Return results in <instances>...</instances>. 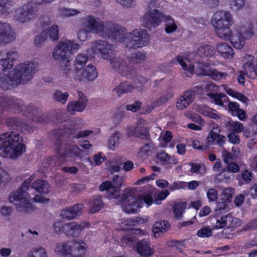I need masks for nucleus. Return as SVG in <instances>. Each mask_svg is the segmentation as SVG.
<instances>
[{
    "mask_svg": "<svg viewBox=\"0 0 257 257\" xmlns=\"http://www.w3.org/2000/svg\"><path fill=\"white\" fill-rule=\"evenodd\" d=\"M6 123L7 126L10 128L20 131L22 133L30 132L31 130L37 127V126L33 123L28 124L23 122L19 117L16 116L8 117L6 119Z\"/></svg>",
    "mask_w": 257,
    "mask_h": 257,
    "instance_id": "21",
    "label": "nucleus"
},
{
    "mask_svg": "<svg viewBox=\"0 0 257 257\" xmlns=\"http://www.w3.org/2000/svg\"><path fill=\"white\" fill-rule=\"evenodd\" d=\"M50 39L52 41H56L59 37V28L57 25L52 26L49 31Z\"/></svg>",
    "mask_w": 257,
    "mask_h": 257,
    "instance_id": "60",
    "label": "nucleus"
},
{
    "mask_svg": "<svg viewBox=\"0 0 257 257\" xmlns=\"http://www.w3.org/2000/svg\"><path fill=\"white\" fill-rule=\"evenodd\" d=\"M216 48L218 53L224 58H231L234 55L232 48L226 43L218 44Z\"/></svg>",
    "mask_w": 257,
    "mask_h": 257,
    "instance_id": "34",
    "label": "nucleus"
},
{
    "mask_svg": "<svg viewBox=\"0 0 257 257\" xmlns=\"http://www.w3.org/2000/svg\"><path fill=\"white\" fill-rule=\"evenodd\" d=\"M221 94H222V93H208L207 96L213 100L216 104L223 106V102L222 101V96Z\"/></svg>",
    "mask_w": 257,
    "mask_h": 257,
    "instance_id": "61",
    "label": "nucleus"
},
{
    "mask_svg": "<svg viewBox=\"0 0 257 257\" xmlns=\"http://www.w3.org/2000/svg\"><path fill=\"white\" fill-rule=\"evenodd\" d=\"M227 202L223 201L217 204L215 212L217 214L223 213L229 211L230 207Z\"/></svg>",
    "mask_w": 257,
    "mask_h": 257,
    "instance_id": "52",
    "label": "nucleus"
},
{
    "mask_svg": "<svg viewBox=\"0 0 257 257\" xmlns=\"http://www.w3.org/2000/svg\"><path fill=\"white\" fill-rule=\"evenodd\" d=\"M69 94L67 92H63L60 90H57L53 95V99L61 104H64L66 103Z\"/></svg>",
    "mask_w": 257,
    "mask_h": 257,
    "instance_id": "44",
    "label": "nucleus"
},
{
    "mask_svg": "<svg viewBox=\"0 0 257 257\" xmlns=\"http://www.w3.org/2000/svg\"><path fill=\"white\" fill-rule=\"evenodd\" d=\"M113 46L107 42L98 40L93 42L87 50V53L100 55L102 58L107 60L114 51Z\"/></svg>",
    "mask_w": 257,
    "mask_h": 257,
    "instance_id": "13",
    "label": "nucleus"
},
{
    "mask_svg": "<svg viewBox=\"0 0 257 257\" xmlns=\"http://www.w3.org/2000/svg\"><path fill=\"white\" fill-rule=\"evenodd\" d=\"M173 96L172 93L168 92L158 99L152 102V105L154 107H157L163 105L167 102Z\"/></svg>",
    "mask_w": 257,
    "mask_h": 257,
    "instance_id": "47",
    "label": "nucleus"
},
{
    "mask_svg": "<svg viewBox=\"0 0 257 257\" xmlns=\"http://www.w3.org/2000/svg\"><path fill=\"white\" fill-rule=\"evenodd\" d=\"M12 7V0H0V15L9 13Z\"/></svg>",
    "mask_w": 257,
    "mask_h": 257,
    "instance_id": "49",
    "label": "nucleus"
},
{
    "mask_svg": "<svg viewBox=\"0 0 257 257\" xmlns=\"http://www.w3.org/2000/svg\"><path fill=\"white\" fill-rule=\"evenodd\" d=\"M157 157L160 162L164 164H176L178 162L177 160L174 156H170L164 151L159 152Z\"/></svg>",
    "mask_w": 257,
    "mask_h": 257,
    "instance_id": "41",
    "label": "nucleus"
},
{
    "mask_svg": "<svg viewBox=\"0 0 257 257\" xmlns=\"http://www.w3.org/2000/svg\"><path fill=\"white\" fill-rule=\"evenodd\" d=\"M109 61L112 69L122 76L127 78H133L136 74V69L134 67L128 66L123 58L116 56L114 52L107 59Z\"/></svg>",
    "mask_w": 257,
    "mask_h": 257,
    "instance_id": "11",
    "label": "nucleus"
},
{
    "mask_svg": "<svg viewBox=\"0 0 257 257\" xmlns=\"http://www.w3.org/2000/svg\"><path fill=\"white\" fill-rule=\"evenodd\" d=\"M196 68L199 75L208 76L214 80L218 81L227 76L226 72H219L215 69L209 67L208 63L195 62Z\"/></svg>",
    "mask_w": 257,
    "mask_h": 257,
    "instance_id": "15",
    "label": "nucleus"
},
{
    "mask_svg": "<svg viewBox=\"0 0 257 257\" xmlns=\"http://www.w3.org/2000/svg\"><path fill=\"white\" fill-rule=\"evenodd\" d=\"M98 76L96 68L92 65H87L83 70L72 72V77L79 82L93 81Z\"/></svg>",
    "mask_w": 257,
    "mask_h": 257,
    "instance_id": "19",
    "label": "nucleus"
},
{
    "mask_svg": "<svg viewBox=\"0 0 257 257\" xmlns=\"http://www.w3.org/2000/svg\"><path fill=\"white\" fill-rule=\"evenodd\" d=\"M80 13V11L73 9L61 8L60 14L63 16L71 17L76 14Z\"/></svg>",
    "mask_w": 257,
    "mask_h": 257,
    "instance_id": "57",
    "label": "nucleus"
},
{
    "mask_svg": "<svg viewBox=\"0 0 257 257\" xmlns=\"http://www.w3.org/2000/svg\"><path fill=\"white\" fill-rule=\"evenodd\" d=\"M239 220L237 218H233L230 214L223 215L220 217V219H216L215 224L214 225V229H218L222 228L226 226H230L233 221L237 222Z\"/></svg>",
    "mask_w": 257,
    "mask_h": 257,
    "instance_id": "29",
    "label": "nucleus"
},
{
    "mask_svg": "<svg viewBox=\"0 0 257 257\" xmlns=\"http://www.w3.org/2000/svg\"><path fill=\"white\" fill-rule=\"evenodd\" d=\"M37 10L32 4H27L18 8L15 12L14 17L21 23H25L34 20L37 17Z\"/></svg>",
    "mask_w": 257,
    "mask_h": 257,
    "instance_id": "14",
    "label": "nucleus"
},
{
    "mask_svg": "<svg viewBox=\"0 0 257 257\" xmlns=\"http://www.w3.org/2000/svg\"><path fill=\"white\" fill-rule=\"evenodd\" d=\"M89 211L94 213L100 210L103 206L102 197L100 195H94L89 201Z\"/></svg>",
    "mask_w": 257,
    "mask_h": 257,
    "instance_id": "31",
    "label": "nucleus"
},
{
    "mask_svg": "<svg viewBox=\"0 0 257 257\" xmlns=\"http://www.w3.org/2000/svg\"><path fill=\"white\" fill-rule=\"evenodd\" d=\"M48 32L46 31H43L39 35L36 36L35 39V44L37 47L41 46L47 40Z\"/></svg>",
    "mask_w": 257,
    "mask_h": 257,
    "instance_id": "55",
    "label": "nucleus"
},
{
    "mask_svg": "<svg viewBox=\"0 0 257 257\" xmlns=\"http://www.w3.org/2000/svg\"><path fill=\"white\" fill-rule=\"evenodd\" d=\"M32 181V177L27 179L19 189L10 195V202L15 204L16 209L18 212L30 213L34 210L30 201V196L27 190L30 191L35 189L42 194H47L50 191L49 184L47 182L43 180H38L33 182L30 188Z\"/></svg>",
    "mask_w": 257,
    "mask_h": 257,
    "instance_id": "2",
    "label": "nucleus"
},
{
    "mask_svg": "<svg viewBox=\"0 0 257 257\" xmlns=\"http://www.w3.org/2000/svg\"><path fill=\"white\" fill-rule=\"evenodd\" d=\"M232 17L228 12H216L213 17V25L218 37L227 40L231 35L230 27L232 24Z\"/></svg>",
    "mask_w": 257,
    "mask_h": 257,
    "instance_id": "6",
    "label": "nucleus"
},
{
    "mask_svg": "<svg viewBox=\"0 0 257 257\" xmlns=\"http://www.w3.org/2000/svg\"><path fill=\"white\" fill-rule=\"evenodd\" d=\"M226 140L225 136L220 135L213 131H211L207 137V145H218L219 146H223Z\"/></svg>",
    "mask_w": 257,
    "mask_h": 257,
    "instance_id": "30",
    "label": "nucleus"
},
{
    "mask_svg": "<svg viewBox=\"0 0 257 257\" xmlns=\"http://www.w3.org/2000/svg\"><path fill=\"white\" fill-rule=\"evenodd\" d=\"M146 59V54L143 52H137L128 57V60L133 63H141Z\"/></svg>",
    "mask_w": 257,
    "mask_h": 257,
    "instance_id": "48",
    "label": "nucleus"
},
{
    "mask_svg": "<svg viewBox=\"0 0 257 257\" xmlns=\"http://www.w3.org/2000/svg\"><path fill=\"white\" fill-rule=\"evenodd\" d=\"M72 250L70 245L66 242H61L56 244L55 252L58 255L65 256L70 254Z\"/></svg>",
    "mask_w": 257,
    "mask_h": 257,
    "instance_id": "36",
    "label": "nucleus"
},
{
    "mask_svg": "<svg viewBox=\"0 0 257 257\" xmlns=\"http://www.w3.org/2000/svg\"><path fill=\"white\" fill-rule=\"evenodd\" d=\"M88 58L87 55L79 54L75 59L74 66L75 70L73 72L79 71L85 65Z\"/></svg>",
    "mask_w": 257,
    "mask_h": 257,
    "instance_id": "43",
    "label": "nucleus"
},
{
    "mask_svg": "<svg viewBox=\"0 0 257 257\" xmlns=\"http://www.w3.org/2000/svg\"><path fill=\"white\" fill-rule=\"evenodd\" d=\"M84 227V223L79 224L76 222L65 223L64 227V233L66 236H78Z\"/></svg>",
    "mask_w": 257,
    "mask_h": 257,
    "instance_id": "25",
    "label": "nucleus"
},
{
    "mask_svg": "<svg viewBox=\"0 0 257 257\" xmlns=\"http://www.w3.org/2000/svg\"><path fill=\"white\" fill-rule=\"evenodd\" d=\"M234 193V190L232 188L228 187L224 189L221 196L222 200L230 202Z\"/></svg>",
    "mask_w": 257,
    "mask_h": 257,
    "instance_id": "51",
    "label": "nucleus"
},
{
    "mask_svg": "<svg viewBox=\"0 0 257 257\" xmlns=\"http://www.w3.org/2000/svg\"><path fill=\"white\" fill-rule=\"evenodd\" d=\"M225 127L226 131L230 133H239L243 130V125L241 122L233 120L226 122Z\"/></svg>",
    "mask_w": 257,
    "mask_h": 257,
    "instance_id": "40",
    "label": "nucleus"
},
{
    "mask_svg": "<svg viewBox=\"0 0 257 257\" xmlns=\"http://www.w3.org/2000/svg\"><path fill=\"white\" fill-rule=\"evenodd\" d=\"M85 245V243L83 242L81 243H74V247L75 249L73 252L74 257H81L85 253L86 251Z\"/></svg>",
    "mask_w": 257,
    "mask_h": 257,
    "instance_id": "50",
    "label": "nucleus"
},
{
    "mask_svg": "<svg viewBox=\"0 0 257 257\" xmlns=\"http://www.w3.org/2000/svg\"><path fill=\"white\" fill-rule=\"evenodd\" d=\"M191 166L190 172L204 175L206 173V167L204 164L195 163H190Z\"/></svg>",
    "mask_w": 257,
    "mask_h": 257,
    "instance_id": "46",
    "label": "nucleus"
},
{
    "mask_svg": "<svg viewBox=\"0 0 257 257\" xmlns=\"http://www.w3.org/2000/svg\"><path fill=\"white\" fill-rule=\"evenodd\" d=\"M65 136L61 135L56 140L55 149L59 157L65 159H81L83 157V151L77 146L69 145L64 140Z\"/></svg>",
    "mask_w": 257,
    "mask_h": 257,
    "instance_id": "7",
    "label": "nucleus"
},
{
    "mask_svg": "<svg viewBox=\"0 0 257 257\" xmlns=\"http://www.w3.org/2000/svg\"><path fill=\"white\" fill-rule=\"evenodd\" d=\"M26 151L23 138L18 133L10 132L0 137V155L4 158L16 160Z\"/></svg>",
    "mask_w": 257,
    "mask_h": 257,
    "instance_id": "5",
    "label": "nucleus"
},
{
    "mask_svg": "<svg viewBox=\"0 0 257 257\" xmlns=\"http://www.w3.org/2000/svg\"><path fill=\"white\" fill-rule=\"evenodd\" d=\"M138 240L137 236L133 235V234H127L124 235L121 238V242L123 245H130V244L136 242Z\"/></svg>",
    "mask_w": 257,
    "mask_h": 257,
    "instance_id": "56",
    "label": "nucleus"
},
{
    "mask_svg": "<svg viewBox=\"0 0 257 257\" xmlns=\"http://www.w3.org/2000/svg\"><path fill=\"white\" fill-rule=\"evenodd\" d=\"M22 114L31 119L34 123L46 121V116L42 113V110L35 106L30 104L25 107Z\"/></svg>",
    "mask_w": 257,
    "mask_h": 257,
    "instance_id": "18",
    "label": "nucleus"
},
{
    "mask_svg": "<svg viewBox=\"0 0 257 257\" xmlns=\"http://www.w3.org/2000/svg\"><path fill=\"white\" fill-rule=\"evenodd\" d=\"M84 123L83 120L79 118H74L70 121V125L71 127L68 128V130L66 131V133L70 134H73L74 133V128L79 125H83Z\"/></svg>",
    "mask_w": 257,
    "mask_h": 257,
    "instance_id": "53",
    "label": "nucleus"
},
{
    "mask_svg": "<svg viewBox=\"0 0 257 257\" xmlns=\"http://www.w3.org/2000/svg\"><path fill=\"white\" fill-rule=\"evenodd\" d=\"M83 25L88 32L93 34L100 33L104 30L103 21L99 18L91 15H87L83 18Z\"/></svg>",
    "mask_w": 257,
    "mask_h": 257,
    "instance_id": "17",
    "label": "nucleus"
},
{
    "mask_svg": "<svg viewBox=\"0 0 257 257\" xmlns=\"http://www.w3.org/2000/svg\"><path fill=\"white\" fill-rule=\"evenodd\" d=\"M25 107L22 99L5 93L0 94V108L4 110L22 113Z\"/></svg>",
    "mask_w": 257,
    "mask_h": 257,
    "instance_id": "12",
    "label": "nucleus"
},
{
    "mask_svg": "<svg viewBox=\"0 0 257 257\" xmlns=\"http://www.w3.org/2000/svg\"><path fill=\"white\" fill-rule=\"evenodd\" d=\"M109 61L112 69L122 76L127 78H133L136 74V69L134 67L128 66L123 58L116 56L114 52L107 59Z\"/></svg>",
    "mask_w": 257,
    "mask_h": 257,
    "instance_id": "10",
    "label": "nucleus"
},
{
    "mask_svg": "<svg viewBox=\"0 0 257 257\" xmlns=\"http://www.w3.org/2000/svg\"><path fill=\"white\" fill-rule=\"evenodd\" d=\"M119 133L118 132L115 133L113 135L110 136L108 140V147L113 150V148L115 147V145L118 144L119 139Z\"/></svg>",
    "mask_w": 257,
    "mask_h": 257,
    "instance_id": "58",
    "label": "nucleus"
},
{
    "mask_svg": "<svg viewBox=\"0 0 257 257\" xmlns=\"http://www.w3.org/2000/svg\"><path fill=\"white\" fill-rule=\"evenodd\" d=\"M230 6L234 8L235 10L239 11L244 6V0H228Z\"/></svg>",
    "mask_w": 257,
    "mask_h": 257,
    "instance_id": "62",
    "label": "nucleus"
},
{
    "mask_svg": "<svg viewBox=\"0 0 257 257\" xmlns=\"http://www.w3.org/2000/svg\"><path fill=\"white\" fill-rule=\"evenodd\" d=\"M87 99L85 97H80L77 101H70L67 105V109L71 114H74L76 112H82L85 108Z\"/></svg>",
    "mask_w": 257,
    "mask_h": 257,
    "instance_id": "23",
    "label": "nucleus"
},
{
    "mask_svg": "<svg viewBox=\"0 0 257 257\" xmlns=\"http://www.w3.org/2000/svg\"><path fill=\"white\" fill-rule=\"evenodd\" d=\"M134 89V86L128 83L127 81H124L121 83L118 86L115 87L112 89L114 94L120 97L123 94L132 92Z\"/></svg>",
    "mask_w": 257,
    "mask_h": 257,
    "instance_id": "32",
    "label": "nucleus"
},
{
    "mask_svg": "<svg viewBox=\"0 0 257 257\" xmlns=\"http://www.w3.org/2000/svg\"><path fill=\"white\" fill-rule=\"evenodd\" d=\"M195 99V91L193 90L186 91L177 101L176 107L182 110L189 105Z\"/></svg>",
    "mask_w": 257,
    "mask_h": 257,
    "instance_id": "24",
    "label": "nucleus"
},
{
    "mask_svg": "<svg viewBox=\"0 0 257 257\" xmlns=\"http://www.w3.org/2000/svg\"><path fill=\"white\" fill-rule=\"evenodd\" d=\"M79 45L74 41L65 40L60 41L53 53V57L56 60L69 62V58L73 51L79 49Z\"/></svg>",
    "mask_w": 257,
    "mask_h": 257,
    "instance_id": "9",
    "label": "nucleus"
},
{
    "mask_svg": "<svg viewBox=\"0 0 257 257\" xmlns=\"http://www.w3.org/2000/svg\"><path fill=\"white\" fill-rule=\"evenodd\" d=\"M253 25L251 22L246 21L240 26L238 32L241 33L246 39L251 38L253 35Z\"/></svg>",
    "mask_w": 257,
    "mask_h": 257,
    "instance_id": "37",
    "label": "nucleus"
},
{
    "mask_svg": "<svg viewBox=\"0 0 257 257\" xmlns=\"http://www.w3.org/2000/svg\"><path fill=\"white\" fill-rule=\"evenodd\" d=\"M26 257H48L46 249L41 246L32 248L26 254Z\"/></svg>",
    "mask_w": 257,
    "mask_h": 257,
    "instance_id": "42",
    "label": "nucleus"
},
{
    "mask_svg": "<svg viewBox=\"0 0 257 257\" xmlns=\"http://www.w3.org/2000/svg\"><path fill=\"white\" fill-rule=\"evenodd\" d=\"M19 54L14 49H11L7 52L6 57L0 60V64L4 69H11L14 65V62L18 59Z\"/></svg>",
    "mask_w": 257,
    "mask_h": 257,
    "instance_id": "26",
    "label": "nucleus"
},
{
    "mask_svg": "<svg viewBox=\"0 0 257 257\" xmlns=\"http://www.w3.org/2000/svg\"><path fill=\"white\" fill-rule=\"evenodd\" d=\"M145 123L144 120L140 119L136 125H129L126 131L127 135L149 141V130L145 126Z\"/></svg>",
    "mask_w": 257,
    "mask_h": 257,
    "instance_id": "16",
    "label": "nucleus"
},
{
    "mask_svg": "<svg viewBox=\"0 0 257 257\" xmlns=\"http://www.w3.org/2000/svg\"><path fill=\"white\" fill-rule=\"evenodd\" d=\"M52 20L48 16H43L38 20V24L42 27H46L52 24Z\"/></svg>",
    "mask_w": 257,
    "mask_h": 257,
    "instance_id": "64",
    "label": "nucleus"
},
{
    "mask_svg": "<svg viewBox=\"0 0 257 257\" xmlns=\"http://www.w3.org/2000/svg\"><path fill=\"white\" fill-rule=\"evenodd\" d=\"M212 234V230L209 227H205L198 230L197 234L199 237H208Z\"/></svg>",
    "mask_w": 257,
    "mask_h": 257,
    "instance_id": "63",
    "label": "nucleus"
},
{
    "mask_svg": "<svg viewBox=\"0 0 257 257\" xmlns=\"http://www.w3.org/2000/svg\"><path fill=\"white\" fill-rule=\"evenodd\" d=\"M38 70L36 62L21 63L10 71L0 72V88L4 90L12 89L30 81Z\"/></svg>",
    "mask_w": 257,
    "mask_h": 257,
    "instance_id": "3",
    "label": "nucleus"
},
{
    "mask_svg": "<svg viewBox=\"0 0 257 257\" xmlns=\"http://www.w3.org/2000/svg\"><path fill=\"white\" fill-rule=\"evenodd\" d=\"M149 39V34L146 30L137 29L126 33L124 41L126 48L136 49L147 46Z\"/></svg>",
    "mask_w": 257,
    "mask_h": 257,
    "instance_id": "8",
    "label": "nucleus"
},
{
    "mask_svg": "<svg viewBox=\"0 0 257 257\" xmlns=\"http://www.w3.org/2000/svg\"><path fill=\"white\" fill-rule=\"evenodd\" d=\"M125 30L123 27L116 24L109 23L105 29L106 35L114 40L122 41L125 37Z\"/></svg>",
    "mask_w": 257,
    "mask_h": 257,
    "instance_id": "20",
    "label": "nucleus"
},
{
    "mask_svg": "<svg viewBox=\"0 0 257 257\" xmlns=\"http://www.w3.org/2000/svg\"><path fill=\"white\" fill-rule=\"evenodd\" d=\"M164 21L166 23L165 31L167 33H173L177 26L174 21L170 17L164 15L161 11L160 4L157 0H152L148 4L145 13L141 19L144 27L150 31L154 30Z\"/></svg>",
    "mask_w": 257,
    "mask_h": 257,
    "instance_id": "4",
    "label": "nucleus"
},
{
    "mask_svg": "<svg viewBox=\"0 0 257 257\" xmlns=\"http://www.w3.org/2000/svg\"><path fill=\"white\" fill-rule=\"evenodd\" d=\"M185 208V203L178 202L175 204L173 208V212L175 215V218L178 220L182 219L183 214Z\"/></svg>",
    "mask_w": 257,
    "mask_h": 257,
    "instance_id": "45",
    "label": "nucleus"
},
{
    "mask_svg": "<svg viewBox=\"0 0 257 257\" xmlns=\"http://www.w3.org/2000/svg\"><path fill=\"white\" fill-rule=\"evenodd\" d=\"M170 227V224L167 220H160L154 224L152 232L155 237H160L168 231Z\"/></svg>",
    "mask_w": 257,
    "mask_h": 257,
    "instance_id": "27",
    "label": "nucleus"
},
{
    "mask_svg": "<svg viewBox=\"0 0 257 257\" xmlns=\"http://www.w3.org/2000/svg\"><path fill=\"white\" fill-rule=\"evenodd\" d=\"M131 79L133 80V83L135 85L134 88L135 87L141 92L145 91V89L146 88V84L148 81V79L141 75H138L136 73L133 78Z\"/></svg>",
    "mask_w": 257,
    "mask_h": 257,
    "instance_id": "38",
    "label": "nucleus"
},
{
    "mask_svg": "<svg viewBox=\"0 0 257 257\" xmlns=\"http://www.w3.org/2000/svg\"><path fill=\"white\" fill-rule=\"evenodd\" d=\"M215 52L214 47L210 45L202 44L198 48V54L201 57H211L214 54Z\"/></svg>",
    "mask_w": 257,
    "mask_h": 257,
    "instance_id": "39",
    "label": "nucleus"
},
{
    "mask_svg": "<svg viewBox=\"0 0 257 257\" xmlns=\"http://www.w3.org/2000/svg\"><path fill=\"white\" fill-rule=\"evenodd\" d=\"M121 185V178L116 175L113 176L111 181L102 183L99 186V190L101 191H106L110 199H117L118 204L122 203V209L127 213H136L137 209L142 207L144 203L147 204V207L152 204L153 199L151 195H146L143 197L137 198L135 191L130 188L124 189L120 194L119 192Z\"/></svg>",
    "mask_w": 257,
    "mask_h": 257,
    "instance_id": "1",
    "label": "nucleus"
},
{
    "mask_svg": "<svg viewBox=\"0 0 257 257\" xmlns=\"http://www.w3.org/2000/svg\"><path fill=\"white\" fill-rule=\"evenodd\" d=\"M150 245V242L147 240L143 239L137 243V251L142 256H149L153 253Z\"/></svg>",
    "mask_w": 257,
    "mask_h": 257,
    "instance_id": "28",
    "label": "nucleus"
},
{
    "mask_svg": "<svg viewBox=\"0 0 257 257\" xmlns=\"http://www.w3.org/2000/svg\"><path fill=\"white\" fill-rule=\"evenodd\" d=\"M200 88L201 90L205 89L210 91H216L218 90V86L215 85L214 83L211 82L210 83H204L203 84H199L194 87V89L195 88Z\"/></svg>",
    "mask_w": 257,
    "mask_h": 257,
    "instance_id": "54",
    "label": "nucleus"
},
{
    "mask_svg": "<svg viewBox=\"0 0 257 257\" xmlns=\"http://www.w3.org/2000/svg\"><path fill=\"white\" fill-rule=\"evenodd\" d=\"M184 60V58L183 56L178 55L176 57V60H173L172 63L178 62L181 65L184 70L185 71V75L188 77L191 76L193 74L195 66L192 64L188 66Z\"/></svg>",
    "mask_w": 257,
    "mask_h": 257,
    "instance_id": "35",
    "label": "nucleus"
},
{
    "mask_svg": "<svg viewBox=\"0 0 257 257\" xmlns=\"http://www.w3.org/2000/svg\"><path fill=\"white\" fill-rule=\"evenodd\" d=\"M69 115L64 109H59L56 113V118L60 122L66 121L68 119Z\"/></svg>",
    "mask_w": 257,
    "mask_h": 257,
    "instance_id": "59",
    "label": "nucleus"
},
{
    "mask_svg": "<svg viewBox=\"0 0 257 257\" xmlns=\"http://www.w3.org/2000/svg\"><path fill=\"white\" fill-rule=\"evenodd\" d=\"M83 205L81 203L75 204L71 207H66L61 212V216L66 219L71 220L76 218L82 213Z\"/></svg>",
    "mask_w": 257,
    "mask_h": 257,
    "instance_id": "22",
    "label": "nucleus"
},
{
    "mask_svg": "<svg viewBox=\"0 0 257 257\" xmlns=\"http://www.w3.org/2000/svg\"><path fill=\"white\" fill-rule=\"evenodd\" d=\"M245 38L243 35L237 31L234 34L231 33L229 40L234 48L239 49L243 47L245 44Z\"/></svg>",
    "mask_w": 257,
    "mask_h": 257,
    "instance_id": "33",
    "label": "nucleus"
}]
</instances>
